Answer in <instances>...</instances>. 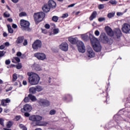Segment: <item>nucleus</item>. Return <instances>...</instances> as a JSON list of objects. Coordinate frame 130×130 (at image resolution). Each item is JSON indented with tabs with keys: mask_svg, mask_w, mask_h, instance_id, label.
<instances>
[{
	"mask_svg": "<svg viewBox=\"0 0 130 130\" xmlns=\"http://www.w3.org/2000/svg\"><path fill=\"white\" fill-rule=\"evenodd\" d=\"M27 75L28 77V82L32 86L38 85L39 84V81H40V76L38 74L29 72H27Z\"/></svg>",
	"mask_w": 130,
	"mask_h": 130,
	"instance_id": "nucleus-1",
	"label": "nucleus"
},
{
	"mask_svg": "<svg viewBox=\"0 0 130 130\" xmlns=\"http://www.w3.org/2000/svg\"><path fill=\"white\" fill-rule=\"evenodd\" d=\"M89 39L94 51L100 52L101 49H102V46L100 44V42H99L98 39L95 38L93 35L89 34Z\"/></svg>",
	"mask_w": 130,
	"mask_h": 130,
	"instance_id": "nucleus-2",
	"label": "nucleus"
},
{
	"mask_svg": "<svg viewBox=\"0 0 130 130\" xmlns=\"http://www.w3.org/2000/svg\"><path fill=\"white\" fill-rule=\"evenodd\" d=\"M105 30L108 35L111 37L113 36L115 39H116V38H120V37L121 36V30H120V29L119 28L115 29L113 32L111 28L109 26H106Z\"/></svg>",
	"mask_w": 130,
	"mask_h": 130,
	"instance_id": "nucleus-3",
	"label": "nucleus"
},
{
	"mask_svg": "<svg viewBox=\"0 0 130 130\" xmlns=\"http://www.w3.org/2000/svg\"><path fill=\"white\" fill-rule=\"evenodd\" d=\"M44 18H45V13L43 12L35 13L34 14V19L36 24L40 23Z\"/></svg>",
	"mask_w": 130,
	"mask_h": 130,
	"instance_id": "nucleus-4",
	"label": "nucleus"
},
{
	"mask_svg": "<svg viewBox=\"0 0 130 130\" xmlns=\"http://www.w3.org/2000/svg\"><path fill=\"white\" fill-rule=\"evenodd\" d=\"M20 25L22 30H26L27 31H29V30H30V28H29V27H30V23L29 21L21 19L20 20Z\"/></svg>",
	"mask_w": 130,
	"mask_h": 130,
	"instance_id": "nucleus-5",
	"label": "nucleus"
},
{
	"mask_svg": "<svg viewBox=\"0 0 130 130\" xmlns=\"http://www.w3.org/2000/svg\"><path fill=\"white\" fill-rule=\"evenodd\" d=\"M100 38L102 41H103L105 43H108L109 44H111L113 41L111 39H108L105 34H102L100 37Z\"/></svg>",
	"mask_w": 130,
	"mask_h": 130,
	"instance_id": "nucleus-6",
	"label": "nucleus"
},
{
	"mask_svg": "<svg viewBox=\"0 0 130 130\" xmlns=\"http://www.w3.org/2000/svg\"><path fill=\"white\" fill-rule=\"evenodd\" d=\"M34 56L35 57H36V58H38L39 60H45L47 59V57H46V54L42 52L36 53L34 54Z\"/></svg>",
	"mask_w": 130,
	"mask_h": 130,
	"instance_id": "nucleus-7",
	"label": "nucleus"
},
{
	"mask_svg": "<svg viewBox=\"0 0 130 130\" xmlns=\"http://www.w3.org/2000/svg\"><path fill=\"white\" fill-rule=\"evenodd\" d=\"M41 46H42V42L39 40H36L32 45V48L35 50L41 48Z\"/></svg>",
	"mask_w": 130,
	"mask_h": 130,
	"instance_id": "nucleus-8",
	"label": "nucleus"
},
{
	"mask_svg": "<svg viewBox=\"0 0 130 130\" xmlns=\"http://www.w3.org/2000/svg\"><path fill=\"white\" fill-rule=\"evenodd\" d=\"M77 47L78 50L79 52H82L84 53L85 51H86V48L85 47V45H84V43L81 41H79L77 43Z\"/></svg>",
	"mask_w": 130,
	"mask_h": 130,
	"instance_id": "nucleus-9",
	"label": "nucleus"
},
{
	"mask_svg": "<svg viewBox=\"0 0 130 130\" xmlns=\"http://www.w3.org/2000/svg\"><path fill=\"white\" fill-rule=\"evenodd\" d=\"M121 30L125 34H129L130 33V25L128 23H124L122 25Z\"/></svg>",
	"mask_w": 130,
	"mask_h": 130,
	"instance_id": "nucleus-10",
	"label": "nucleus"
},
{
	"mask_svg": "<svg viewBox=\"0 0 130 130\" xmlns=\"http://www.w3.org/2000/svg\"><path fill=\"white\" fill-rule=\"evenodd\" d=\"M38 102L40 104V105L44 106L45 107H47L50 105V102L44 99H40Z\"/></svg>",
	"mask_w": 130,
	"mask_h": 130,
	"instance_id": "nucleus-11",
	"label": "nucleus"
},
{
	"mask_svg": "<svg viewBox=\"0 0 130 130\" xmlns=\"http://www.w3.org/2000/svg\"><path fill=\"white\" fill-rule=\"evenodd\" d=\"M86 55L89 58H92V57H94L95 56V52H94L93 49H92V48H91L90 47H87V50L86 51Z\"/></svg>",
	"mask_w": 130,
	"mask_h": 130,
	"instance_id": "nucleus-12",
	"label": "nucleus"
},
{
	"mask_svg": "<svg viewBox=\"0 0 130 130\" xmlns=\"http://www.w3.org/2000/svg\"><path fill=\"white\" fill-rule=\"evenodd\" d=\"M29 119L32 121H36L37 123V122H40V121L42 120V117L39 115H32L29 117Z\"/></svg>",
	"mask_w": 130,
	"mask_h": 130,
	"instance_id": "nucleus-13",
	"label": "nucleus"
},
{
	"mask_svg": "<svg viewBox=\"0 0 130 130\" xmlns=\"http://www.w3.org/2000/svg\"><path fill=\"white\" fill-rule=\"evenodd\" d=\"M68 41L70 42L72 44H77L79 42L78 40V38L74 37V36H71L68 38Z\"/></svg>",
	"mask_w": 130,
	"mask_h": 130,
	"instance_id": "nucleus-14",
	"label": "nucleus"
},
{
	"mask_svg": "<svg viewBox=\"0 0 130 130\" xmlns=\"http://www.w3.org/2000/svg\"><path fill=\"white\" fill-rule=\"evenodd\" d=\"M59 48L62 51H68L69 50V44L67 43H62L59 45Z\"/></svg>",
	"mask_w": 130,
	"mask_h": 130,
	"instance_id": "nucleus-15",
	"label": "nucleus"
},
{
	"mask_svg": "<svg viewBox=\"0 0 130 130\" xmlns=\"http://www.w3.org/2000/svg\"><path fill=\"white\" fill-rule=\"evenodd\" d=\"M32 110V107L28 104H25L23 106V109H21V112H24V111H26L27 112H30Z\"/></svg>",
	"mask_w": 130,
	"mask_h": 130,
	"instance_id": "nucleus-16",
	"label": "nucleus"
},
{
	"mask_svg": "<svg viewBox=\"0 0 130 130\" xmlns=\"http://www.w3.org/2000/svg\"><path fill=\"white\" fill-rule=\"evenodd\" d=\"M48 5L50 9H53L56 7V3L54 1L51 0L48 2Z\"/></svg>",
	"mask_w": 130,
	"mask_h": 130,
	"instance_id": "nucleus-17",
	"label": "nucleus"
},
{
	"mask_svg": "<svg viewBox=\"0 0 130 130\" xmlns=\"http://www.w3.org/2000/svg\"><path fill=\"white\" fill-rule=\"evenodd\" d=\"M90 34H91L87 33L85 34L81 35V39H82L83 40H84V41H87V40H88V39L90 38Z\"/></svg>",
	"mask_w": 130,
	"mask_h": 130,
	"instance_id": "nucleus-18",
	"label": "nucleus"
},
{
	"mask_svg": "<svg viewBox=\"0 0 130 130\" xmlns=\"http://www.w3.org/2000/svg\"><path fill=\"white\" fill-rule=\"evenodd\" d=\"M42 10L43 12H45V13H48V12L50 11V7H49L48 5L45 4L44 6H43Z\"/></svg>",
	"mask_w": 130,
	"mask_h": 130,
	"instance_id": "nucleus-19",
	"label": "nucleus"
},
{
	"mask_svg": "<svg viewBox=\"0 0 130 130\" xmlns=\"http://www.w3.org/2000/svg\"><path fill=\"white\" fill-rule=\"evenodd\" d=\"M36 125L39 126H46L48 124V122L46 121H42L36 123Z\"/></svg>",
	"mask_w": 130,
	"mask_h": 130,
	"instance_id": "nucleus-20",
	"label": "nucleus"
},
{
	"mask_svg": "<svg viewBox=\"0 0 130 130\" xmlns=\"http://www.w3.org/2000/svg\"><path fill=\"white\" fill-rule=\"evenodd\" d=\"M10 102H11V100L9 99L2 100L1 104L3 105V106H7V103H10Z\"/></svg>",
	"mask_w": 130,
	"mask_h": 130,
	"instance_id": "nucleus-21",
	"label": "nucleus"
},
{
	"mask_svg": "<svg viewBox=\"0 0 130 130\" xmlns=\"http://www.w3.org/2000/svg\"><path fill=\"white\" fill-rule=\"evenodd\" d=\"M23 41H24V38L23 37H19L17 39L16 43L17 44H21V43H23Z\"/></svg>",
	"mask_w": 130,
	"mask_h": 130,
	"instance_id": "nucleus-22",
	"label": "nucleus"
},
{
	"mask_svg": "<svg viewBox=\"0 0 130 130\" xmlns=\"http://www.w3.org/2000/svg\"><path fill=\"white\" fill-rule=\"evenodd\" d=\"M96 16H97V12L94 11L91 14L90 17H89L90 21H93V20L96 18Z\"/></svg>",
	"mask_w": 130,
	"mask_h": 130,
	"instance_id": "nucleus-23",
	"label": "nucleus"
},
{
	"mask_svg": "<svg viewBox=\"0 0 130 130\" xmlns=\"http://www.w3.org/2000/svg\"><path fill=\"white\" fill-rule=\"evenodd\" d=\"M114 119H115V120H116V122L118 123V122L120 121V119H121V117L118 115H115L114 116Z\"/></svg>",
	"mask_w": 130,
	"mask_h": 130,
	"instance_id": "nucleus-24",
	"label": "nucleus"
},
{
	"mask_svg": "<svg viewBox=\"0 0 130 130\" xmlns=\"http://www.w3.org/2000/svg\"><path fill=\"white\" fill-rule=\"evenodd\" d=\"M12 61V62H13V63H17V62H20V58L18 57H13Z\"/></svg>",
	"mask_w": 130,
	"mask_h": 130,
	"instance_id": "nucleus-25",
	"label": "nucleus"
},
{
	"mask_svg": "<svg viewBox=\"0 0 130 130\" xmlns=\"http://www.w3.org/2000/svg\"><path fill=\"white\" fill-rule=\"evenodd\" d=\"M28 97L32 102H34L37 100V99H36V97L32 94H28Z\"/></svg>",
	"mask_w": 130,
	"mask_h": 130,
	"instance_id": "nucleus-26",
	"label": "nucleus"
},
{
	"mask_svg": "<svg viewBox=\"0 0 130 130\" xmlns=\"http://www.w3.org/2000/svg\"><path fill=\"white\" fill-rule=\"evenodd\" d=\"M7 28L9 33H10V34H13V33H14V30L13 29V28H12V26H11V25L8 24Z\"/></svg>",
	"mask_w": 130,
	"mask_h": 130,
	"instance_id": "nucleus-27",
	"label": "nucleus"
},
{
	"mask_svg": "<svg viewBox=\"0 0 130 130\" xmlns=\"http://www.w3.org/2000/svg\"><path fill=\"white\" fill-rule=\"evenodd\" d=\"M29 91L30 94H35L36 93V87H31L29 88Z\"/></svg>",
	"mask_w": 130,
	"mask_h": 130,
	"instance_id": "nucleus-28",
	"label": "nucleus"
},
{
	"mask_svg": "<svg viewBox=\"0 0 130 130\" xmlns=\"http://www.w3.org/2000/svg\"><path fill=\"white\" fill-rule=\"evenodd\" d=\"M114 16H115V12H110V13H109L107 15V17L108 18H109V19H111V18H113Z\"/></svg>",
	"mask_w": 130,
	"mask_h": 130,
	"instance_id": "nucleus-29",
	"label": "nucleus"
},
{
	"mask_svg": "<svg viewBox=\"0 0 130 130\" xmlns=\"http://www.w3.org/2000/svg\"><path fill=\"white\" fill-rule=\"evenodd\" d=\"M43 90V88H42V86L38 85L36 86V91L37 92H41L42 90Z\"/></svg>",
	"mask_w": 130,
	"mask_h": 130,
	"instance_id": "nucleus-30",
	"label": "nucleus"
},
{
	"mask_svg": "<svg viewBox=\"0 0 130 130\" xmlns=\"http://www.w3.org/2000/svg\"><path fill=\"white\" fill-rule=\"evenodd\" d=\"M12 125H13V122L9 121L7 122V127H8V128H10V127H11Z\"/></svg>",
	"mask_w": 130,
	"mask_h": 130,
	"instance_id": "nucleus-31",
	"label": "nucleus"
},
{
	"mask_svg": "<svg viewBox=\"0 0 130 130\" xmlns=\"http://www.w3.org/2000/svg\"><path fill=\"white\" fill-rule=\"evenodd\" d=\"M14 85L18 86V88L22 87V84L21 83V82L20 81H17V82H15Z\"/></svg>",
	"mask_w": 130,
	"mask_h": 130,
	"instance_id": "nucleus-32",
	"label": "nucleus"
},
{
	"mask_svg": "<svg viewBox=\"0 0 130 130\" xmlns=\"http://www.w3.org/2000/svg\"><path fill=\"white\" fill-rule=\"evenodd\" d=\"M18 79V76H17V74H14L13 75V82L16 81V80Z\"/></svg>",
	"mask_w": 130,
	"mask_h": 130,
	"instance_id": "nucleus-33",
	"label": "nucleus"
},
{
	"mask_svg": "<svg viewBox=\"0 0 130 130\" xmlns=\"http://www.w3.org/2000/svg\"><path fill=\"white\" fill-rule=\"evenodd\" d=\"M19 127L21 128V129L27 130V127H26L23 124H19Z\"/></svg>",
	"mask_w": 130,
	"mask_h": 130,
	"instance_id": "nucleus-34",
	"label": "nucleus"
},
{
	"mask_svg": "<svg viewBox=\"0 0 130 130\" xmlns=\"http://www.w3.org/2000/svg\"><path fill=\"white\" fill-rule=\"evenodd\" d=\"M53 32L54 34H58L59 33V29L55 28L53 29Z\"/></svg>",
	"mask_w": 130,
	"mask_h": 130,
	"instance_id": "nucleus-35",
	"label": "nucleus"
},
{
	"mask_svg": "<svg viewBox=\"0 0 130 130\" xmlns=\"http://www.w3.org/2000/svg\"><path fill=\"white\" fill-rule=\"evenodd\" d=\"M105 6L104 4H100L98 6V8L99 10H103V9L105 8Z\"/></svg>",
	"mask_w": 130,
	"mask_h": 130,
	"instance_id": "nucleus-36",
	"label": "nucleus"
},
{
	"mask_svg": "<svg viewBox=\"0 0 130 130\" xmlns=\"http://www.w3.org/2000/svg\"><path fill=\"white\" fill-rule=\"evenodd\" d=\"M19 17H25L27 16V13H26L25 12H21L19 14Z\"/></svg>",
	"mask_w": 130,
	"mask_h": 130,
	"instance_id": "nucleus-37",
	"label": "nucleus"
},
{
	"mask_svg": "<svg viewBox=\"0 0 130 130\" xmlns=\"http://www.w3.org/2000/svg\"><path fill=\"white\" fill-rule=\"evenodd\" d=\"M109 3L111 4V5H116L117 4V2L115 0H110Z\"/></svg>",
	"mask_w": 130,
	"mask_h": 130,
	"instance_id": "nucleus-38",
	"label": "nucleus"
},
{
	"mask_svg": "<svg viewBox=\"0 0 130 130\" xmlns=\"http://www.w3.org/2000/svg\"><path fill=\"white\" fill-rule=\"evenodd\" d=\"M55 113H56V111H55V110H52L49 112V114H50V115H54Z\"/></svg>",
	"mask_w": 130,
	"mask_h": 130,
	"instance_id": "nucleus-39",
	"label": "nucleus"
},
{
	"mask_svg": "<svg viewBox=\"0 0 130 130\" xmlns=\"http://www.w3.org/2000/svg\"><path fill=\"white\" fill-rule=\"evenodd\" d=\"M6 54V52L4 51H0V57H3Z\"/></svg>",
	"mask_w": 130,
	"mask_h": 130,
	"instance_id": "nucleus-40",
	"label": "nucleus"
},
{
	"mask_svg": "<svg viewBox=\"0 0 130 130\" xmlns=\"http://www.w3.org/2000/svg\"><path fill=\"white\" fill-rule=\"evenodd\" d=\"M4 16L5 18H9V17H10V13H8L7 12H5L4 13Z\"/></svg>",
	"mask_w": 130,
	"mask_h": 130,
	"instance_id": "nucleus-41",
	"label": "nucleus"
},
{
	"mask_svg": "<svg viewBox=\"0 0 130 130\" xmlns=\"http://www.w3.org/2000/svg\"><path fill=\"white\" fill-rule=\"evenodd\" d=\"M29 99L30 98H29V96L28 97H25L24 98V99L23 100V101L24 102H25L26 103H27V102H29V101H30V99Z\"/></svg>",
	"mask_w": 130,
	"mask_h": 130,
	"instance_id": "nucleus-42",
	"label": "nucleus"
},
{
	"mask_svg": "<svg viewBox=\"0 0 130 130\" xmlns=\"http://www.w3.org/2000/svg\"><path fill=\"white\" fill-rule=\"evenodd\" d=\"M52 20L54 22H57L58 20V17L57 16H53L52 17Z\"/></svg>",
	"mask_w": 130,
	"mask_h": 130,
	"instance_id": "nucleus-43",
	"label": "nucleus"
},
{
	"mask_svg": "<svg viewBox=\"0 0 130 130\" xmlns=\"http://www.w3.org/2000/svg\"><path fill=\"white\" fill-rule=\"evenodd\" d=\"M16 69H17V70H21V69H22V64H21V63H18V64L16 66Z\"/></svg>",
	"mask_w": 130,
	"mask_h": 130,
	"instance_id": "nucleus-44",
	"label": "nucleus"
},
{
	"mask_svg": "<svg viewBox=\"0 0 130 130\" xmlns=\"http://www.w3.org/2000/svg\"><path fill=\"white\" fill-rule=\"evenodd\" d=\"M36 71H41V67L39 65H37V66L35 68Z\"/></svg>",
	"mask_w": 130,
	"mask_h": 130,
	"instance_id": "nucleus-45",
	"label": "nucleus"
},
{
	"mask_svg": "<svg viewBox=\"0 0 130 130\" xmlns=\"http://www.w3.org/2000/svg\"><path fill=\"white\" fill-rule=\"evenodd\" d=\"M105 20H106L105 17H100L98 19L99 22H103V21H105Z\"/></svg>",
	"mask_w": 130,
	"mask_h": 130,
	"instance_id": "nucleus-46",
	"label": "nucleus"
},
{
	"mask_svg": "<svg viewBox=\"0 0 130 130\" xmlns=\"http://www.w3.org/2000/svg\"><path fill=\"white\" fill-rule=\"evenodd\" d=\"M0 124H1L2 126H5V124L4 123V119L0 118Z\"/></svg>",
	"mask_w": 130,
	"mask_h": 130,
	"instance_id": "nucleus-47",
	"label": "nucleus"
},
{
	"mask_svg": "<svg viewBox=\"0 0 130 130\" xmlns=\"http://www.w3.org/2000/svg\"><path fill=\"white\" fill-rule=\"evenodd\" d=\"M94 35H95V36H99V35H100V32L98 30H96L94 32Z\"/></svg>",
	"mask_w": 130,
	"mask_h": 130,
	"instance_id": "nucleus-48",
	"label": "nucleus"
},
{
	"mask_svg": "<svg viewBox=\"0 0 130 130\" xmlns=\"http://www.w3.org/2000/svg\"><path fill=\"white\" fill-rule=\"evenodd\" d=\"M69 16V14H68V13L66 14H64L62 15V16H61V18H62V19H64V18H67Z\"/></svg>",
	"mask_w": 130,
	"mask_h": 130,
	"instance_id": "nucleus-49",
	"label": "nucleus"
},
{
	"mask_svg": "<svg viewBox=\"0 0 130 130\" xmlns=\"http://www.w3.org/2000/svg\"><path fill=\"white\" fill-rule=\"evenodd\" d=\"M23 45H24V46H26V45H28V41H27V40H24V42L23 43Z\"/></svg>",
	"mask_w": 130,
	"mask_h": 130,
	"instance_id": "nucleus-50",
	"label": "nucleus"
},
{
	"mask_svg": "<svg viewBox=\"0 0 130 130\" xmlns=\"http://www.w3.org/2000/svg\"><path fill=\"white\" fill-rule=\"evenodd\" d=\"M5 63L7 65L10 64V63H11V60L10 59L6 60L5 61Z\"/></svg>",
	"mask_w": 130,
	"mask_h": 130,
	"instance_id": "nucleus-51",
	"label": "nucleus"
},
{
	"mask_svg": "<svg viewBox=\"0 0 130 130\" xmlns=\"http://www.w3.org/2000/svg\"><path fill=\"white\" fill-rule=\"evenodd\" d=\"M45 27L46 28V29H49L50 28V25L48 24H46L45 25Z\"/></svg>",
	"mask_w": 130,
	"mask_h": 130,
	"instance_id": "nucleus-52",
	"label": "nucleus"
},
{
	"mask_svg": "<svg viewBox=\"0 0 130 130\" xmlns=\"http://www.w3.org/2000/svg\"><path fill=\"white\" fill-rule=\"evenodd\" d=\"M50 25L52 28H55V24L51 23Z\"/></svg>",
	"mask_w": 130,
	"mask_h": 130,
	"instance_id": "nucleus-53",
	"label": "nucleus"
},
{
	"mask_svg": "<svg viewBox=\"0 0 130 130\" xmlns=\"http://www.w3.org/2000/svg\"><path fill=\"white\" fill-rule=\"evenodd\" d=\"M20 118H21V117L20 116H17L16 117H15V120H20Z\"/></svg>",
	"mask_w": 130,
	"mask_h": 130,
	"instance_id": "nucleus-54",
	"label": "nucleus"
},
{
	"mask_svg": "<svg viewBox=\"0 0 130 130\" xmlns=\"http://www.w3.org/2000/svg\"><path fill=\"white\" fill-rule=\"evenodd\" d=\"M12 3L14 4H17V3H19V0H11Z\"/></svg>",
	"mask_w": 130,
	"mask_h": 130,
	"instance_id": "nucleus-55",
	"label": "nucleus"
},
{
	"mask_svg": "<svg viewBox=\"0 0 130 130\" xmlns=\"http://www.w3.org/2000/svg\"><path fill=\"white\" fill-rule=\"evenodd\" d=\"M24 115L26 117H29L30 116V114H29L28 113H25Z\"/></svg>",
	"mask_w": 130,
	"mask_h": 130,
	"instance_id": "nucleus-56",
	"label": "nucleus"
},
{
	"mask_svg": "<svg viewBox=\"0 0 130 130\" xmlns=\"http://www.w3.org/2000/svg\"><path fill=\"white\" fill-rule=\"evenodd\" d=\"M16 55L17 56H21V55H22V53H21L20 52H18L16 54Z\"/></svg>",
	"mask_w": 130,
	"mask_h": 130,
	"instance_id": "nucleus-57",
	"label": "nucleus"
},
{
	"mask_svg": "<svg viewBox=\"0 0 130 130\" xmlns=\"http://www.w3.org/2000/svg\"><path fill=\"white\" fill-rule=\"evenodd\" d=\"M17 25H16V24H12V28H14V29H16L17 28Z\"/></svg>",
	"mask_w": 130,
	"mask_h": 130,
	"instance_id": "nucleus-58",
	"label": "nucleus"
},
{
	"mask_svg": "<svg viewBox=\"0 0 130 130\" xmlns=\"http://www.w3.org/2000/svg\"><path fill=\"white\" fill-rule=\"evenodd\" d=\"M23 85H24V86H26V85H27V81L26 80H23V82H22Z\"/></svg>",
	"mask_w": 130,
	"mask_h": 130,
	"instance_id": "nucleus-59",
	"label": "nucleus"
},
{
	"mask_svg": "<svg viewBox=\"0 0 130 130\" xmlns=\"http://www.w3.org/2000/svg\"><path fill=\"white\" fill-rule=\"evenodd\" d=\"M123 13L121 12H117V16H122Z\"/></svg>",
	"mask_w": 130,
	"mask_h": 130,
	"instance_id": "nucleus-60",
	"label": "nucleus"
},
{
	"mask_svg": "<svg viewBox=\"0 0 130 130\" xmlns=\"http://www.w3.org/2000/svg\"><path fill=\"white\" fill-rule=\"evenodd\" d=\"M0 49L2 50L3 49H5V45L0 46Z\"/></svg>",
	"mask_w": 130,
	"mask_h": 130,
	"instance_id": "nucleus-61",
	"label": "nucleus"
},
{
	"mask_svg": "<svg viewBox=\"0 0 130 130\" xmlns=\"http://www.w3.org/2000/svg\"><path fill=\"white\" fill-rule=\"evenodd\" d=\"M4 44L5 46H10V43L9 42H6Z\"/></svg>",
	"mask_w": 130,
	"mask_h": 130,
	"instance_id": "nucleus-62",
	"label": "nucleus"
},
{
	"mask_svg": "<svg viewBox=\"0 0 130 130\" xmlns=\"http://www.w3.org/2000/svg\"><path fill=\"white\" fill-rule=\"evenodd\" d=\"M7 20L8 21V22H13V19L12 18H8Z\"/></svg>",
	"mask_w": 130,
	"mask_h": 130,
	"instance_id": "nucleus-63",
	"label": "nucleus"
},
{
	"mask_svg": "<svg viewBox=\"0 0 130 130\" xmlns=\"http://www.w3.org/2000/svg\"><path fill=\"white\" fill-rule=\"evenodd\" d=\"M3 36L4 37H7V36H8V34H7V32H4Z\"/></svg>",
	"mask_w": 130,
	"mask_h": 130,
	"instance_id": "nucleus-64",
	"label": "nucleus"
}]
</instances>
